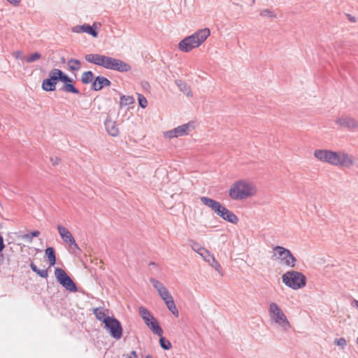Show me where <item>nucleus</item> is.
Segmentation results:
<instances>
[{
    "label": "nucleus",
    "mask_w": 358,
    "mask_h": 358,
    "mask_svg": "<svg viewBox=\"0 0 358 358\" xmlns=\"http://www.w3.org/2000/svg\"><path fill=\"white\" fill-rule=\"evenodd\" d=\"M137 98H138V105L142 108H145L148 106V101L147 99L141 94L137 93Z\"/></svg>",
    "instance_id": "35"
},
{
    "label": "nucleus",
    "mask_w": 358,
    "mask_h": 358,
    "mask_svg": "<svg viewBox=\"0 0 358 358\" xmlns=\"http://www.w3.org/2000/svg\"><path fill=\"white\" fill-rule=\"evenodd\" d=\"M106 69L126 73L129 71L131 67L122 59L108 56Z\"/></svg>",
    "instance_id": "15"
},
{
    "label": "nucleus",
    "mask_w": 358,
    "mask_h": 358,
    "mask_svg": "<svg viewBox=\"0 0 358 358\" xmlns=\"http://www.w3.org/2000/svg\"><path fill=\"white\" fill-rule=\"evenodd\" d=\"M12 55L15 59L24 60L26 62V56L24 55L22 51L17 50L13 52Z\"/></svg>",
    "instance_id": "39"
},
{
    "label": "nucleus",
    "mask_w": 358,
    "mask_h": 358,
    "mask_svg": "<svg viewBox=\"0 0 358 358\" xmlns=\"http://www.w3.org/2000/svg\"><path fill=\"white\" fill-rule=\"evenodd\" d=\"M201 257L206 263L208 264L210 266L213 268L219 274L222 275V267L213 253L206 249L204 252L201 254Z\"/></svg>",
    "instance_id": "18"
},
{
    "label": "nucleus",
    "mask_w": 358,
    "mask_h": 358,
    "mask_svg": "<svg viewBox=\"0 0 358 358\" xmlns=\"http://www.w3.org/2000/svg\"><path fill=\"white\" fill-rule=\"evenodd\" d=\"M356 342L358 344V337L357 338Z\"/></svg>",
    "instance_id": "48"
},
{
    "label": "nucleus",
    "mask_w": 358,
    "mask_h": 358,
    "mask_svg": "<svg viewBox=\"0 0 358 358\" xmlns=\"http://www.w3.org/2000/svg\"><path fill=\"white\" fill-rule=\"evenodd\" d=\"M190 246L191 248L200 256H201V254H203L206 250V248L201 246L199 243L195 241L192 242Z\"/></svg>",
    "instance_id": "32"
},
{
    "label": "nucleus",
    "mask_w": 358,
    "mask_h": 358,
    "mask_svg": "<svg viewBox=\"0 0 358 358\" xmlns=\"http://www.w3.org/2000/svg\"><path fill=\"white\" fill-rule=\"evenodd\" d=\"M282 282L288 287L297 290L304 287L306 285V278L301 272L289 271L282 275Z\"/></svg>",
    "instance_id": "6"
},
{
    "label": "nucleus",
    "mask_w": 358,
    "mask_h": 358,
    "mask_svg": "<svg viewBox=\"0 0 358 358\" xmlns=\"http://www.w3.org/2000/svg\"><path fill=\"white\" fill-rule=\"evenodd\" d=\"M334 123L341 129H345L350 131H358V120L350 115H338L334 120Z\"/></svg>",
    "instance_id": "11"
},
{
    "label": "nucleus",
    "mask_w": 358,
    "mask_h": 358,
    "mask_svg": "<svg viewBox=\"0 0 358 358\" xmlns=\"http://www.w3.org/2000/svg\"><path fill=\"white\" fill-rule=\"evenodd\" d=\"M57 228L61 238L64 243L68 245L70 252L75 253L76 251L80 250V248L76 243L74 237L66 227L62 224H58Z\"/></svg>",
    "instance_id": "12"
},
{
    "label": "nucleus",
    "mask_w": 358,
    "mask_h": 358,
    "mask_svg": "<svg viewBox=\"0 0 358 358\" xmlns=\"http://www.w3.org/2000/svg\"><path fill=\"white\" fill-rule=\"evenodd\" d=\"M10 4L14 6H18L20 4L21 0H6Z\"/></svg>",
    "instance_id": "41"
},
{
    "label": "nucleus",
    "mask_w": 358,
    "mask_h": 358,
    "mask_svg": "<svg viewBox=\"0 0 358 358\" xmlns=\"http://www.w3.org/2000/svg\"><path fill=\"white\" fill-rule=\"evenodd\" d=\"M55 275L59 284H61L67 290L70 292L77 291V287L75 283L63 269L57 268L55 271Z\"/></svg>",
    "instance_id": "14"
},
{
    "label": "nucleus",
    "mask_w": 358,
    "mask_h": 358,
    "mask_svg": "<svg viewBox=\"0 0 358 358\" xmlns=\"http://www.w3.org/2000/svg\"><path fill=\"white\" fill-rule=\"evenodd\" d=\"M45 255L48 257L50 266H52L56 263V257L53 248L49 247L45 250Z\"/></svg>",
    "instance_id": "25"
},
{
    "label": "nucleus",
    "mask_w": 358,
    "mask_h": 358,
    "mask_svg": "<svg viewBox=\"0 0 358 358\" xmlns=\"http://www.w3.org/2000/svg\"><path fill=\"white\" fill-rule=\"evenodd\" d=\"M167 308L171 312V313L176 317H178V310L174 302V300H172L169 302L165 303Z\"/></svg>",
    "instance_id": "33"
},
{
    "label": "nucleus",
    "mask_w": 358,
    "mask_h": 358,
    "mask_svg": "<svg viewBox=\"0 0 358 358\" xmlns=\"http://www.w3.org/2000/svg\"><path fill=\"white\" fill-rule=\"evenodd\" d=\"M256 185L248 180L240 179L234 181L229 188V197L234 201H243L256 196Z\"/></svg>",
    "instance_id": "1"
},
{
    "label": "nucleus",
    "mask_w": 358,
    "mask_h": 358,
    "mask_svg": "<svg viewBox=\"0 0 358 358\" xmlns=\"http://www.w3.org/2000/svg\"><path fill=\"white\" fill-rule=\"evenodd\" d=\"M159 343L161 347L164 350H169L171 348V343L169 341L166 340L164 337L159 336Z\"/></svg>",
    "instance_id": "36"
},
{
    "label": "nucleus",
    "mask_w": 358,
    "mask_h": 358,
    "mask_svg": "<svg viewBox=\"0 0 358 358\" xmlns=\"http://www.w3.org/2000/svg\"><path fill=\"white\" fill-rule=\"evenodd\" d=\"M101 28L99 22H94L92 26L88 24H83L82 25H76L72 28V31L76 34L86 33L92 36L94 38L98 36L97 30Z\"/></svg>",
    "instance_id": "16"
},
{
    "label": "nucleus",
    "mask_w": 358,
    "mask_h": 358,
    "mask_svg": "<svg viewBox=\"0 0 358 358\" xmlns=\"http://www.w3.org/2000/svg\"><path fill=\"white\" fill-rule=\"evenodd\" d=\"M4 248H5V245H4V243H3V238L0 235V252L4 249Z\"/></svg>",
    "instance_id": "43"
},
{
    "label": "nucleus",
    "mask_w": 358,
    "mask_h": 358,
    "mask_svg": "<svg viewBox=\"0 0 358 358\" xmlns=\"http://www.w3.org/2000/svg\"><path fill=\"white\" fill-rule=\"evenodd\" d=\"M106 129L112 136H117L119 134V129L115 122L111 120H107L105 122Z\"/></svg>",
    "instance_id": "22"
},
{
    "label": "nucleus",
    "mask_w": 358,
    "mask_h": 358,
    "mask_svg": "<svg viewBox=\"0 0 358 358\" xmlns=\"http://www.w3.org/2000/svg\"><path fill=\"white\" fill-rule=\"evenodd\" d=\"M51 161L52 162L53 164H57L59 160L57 159H55V160L51 159Z\"/></svg>",
    "instance_id": "45"
},
{
    "label": "nucleus",
    "mask_w": 358,
    "mask_h": 358,
    "mask_svg": "<svg viewBox=\"0 0 358 358\" xmlns=\"http://www.w3.org/2000/svg\"><path fill=\"white\" fill-rule=\"evenodd\" d=\"M64 85L62 87V90L66 92H71L73 94H79V90H77L73 85L72 84L73 82H63Z\"/></svg>",
    "instance_id": "27"
},
{
    "label": "nucleus",
    "mask_w": 358,
    "mask_h": 358,
    "mask_svg": "<svg viewBox=\"0 0 358 358\" xmlns=\"http://www.w3.org/2000/svg\"><path fill=\"white\" fill-rule=\"evenodd\" d=\"M30 268H31V269L34 272L37 273L40 277L43 278H48V270H46V269H42V270L38 269L37 268V266L33 262L31 263Z\"/></svg>",
    "instance_id": "28"
},
{
    "label": "nucleus",
    "mask_w": 358,
    "mask_h": 358,
    "mask_svg": "<svg viewBox=\"0 0 358 358\" xmlns=\"http://www.w3.org/2000/svg\"><path fill=\"white\" fill-rule=\"evenodd\" d=\"M94 77V73L91 71H85L82 74L81 81L84 84H89L92 82Z\"/></svg>",
    "instance_id": "30"
},
{
    "label": "nucleus",
    "mask_w": 358,
    "mask_h": 358,
    "mask_svg": "<svg viewBox=\"0 0 358 358\" xmlns=\"http://www.w3.org/2000/svg\"><path fill=\"white\" fill-rule=\"evenodd\" d=\"M106 311H108V310H106L103 308H96L93 309V313L96 318L99 321L102 322L103 324L106 322L105 321H106L108 318L111 317L106 314Z\"/></svg>",
    "instance_id": "23"
},
{
    "label": "nucleus",
    "mask_w": 358,
    "mask_h": 358,
    "mask_svg": "<svg viewBox=\"0 0 358 358\" xmlns=\"http://www.w3.org/2000/svg\"><path fill=\"white\" fill-rule=\"evenodd\" d=\"M351 306L353 307V308H355L356 309L358 310V301L356 300V299H354L352 302H351Z\"/></svg>",
    "instance_id": "44"
},
{
    "label": "nucleus",
    "mask_w": 358,
    "mask_h": 358,
    "mask_svg": "<svg viewBox=\"0 0 358 358\" xmlns=\"http://www.w3.org/2000/svg\"><path fill=\"white\" fill-rule=\"evenodd\" d=\"M42 57V55L41 53L38 52H35L31 53L29 56L26 57V62L27 63H32L34 62L38 59H40Z\"/></svg>",
    "instance_id": "34"
},
{
    "label": "nucleus",
    "mask_w": 358,
    "mask_h": 358,
    "mask_svg": "<svg viewBox=\"0 0 358 358\" xmlns=\"http://www.w3.org/2000/svg\"><path fill=\"white\" fill-rule=\"evenodd\" d=\"M210 35V31L208 28L199 29L180 41L178 43V49L183 52H189L201 45Z\"/></svg>",
    "instance_id": "2"
},
{
    "label": "nucleus",
    "mask_w": 358,
    "mask_h": 358,
    "mask_svg": "<svg viewBox=\"0 0 358 358\" xmlns=\"http://www.w3.org/2000/svg\"><path fill=\"white\" fill-rule=\"evenodd\" d=\"M58 81L73 82L72 78L60 69H52L48 73V78L43 80L41 87L45 92L55 91Z\"/></svg>",
    "instance_id": "5"
},
{
    "label": "nucleus",
    "mask_w": 358,
    "mask_h": 358,
    "mask_svg": "<svg viewBox=\"0 0 358 358\" xmlns=\"http://www.w3.org/2000/svg\"><path fill=\"white\" fill-rule=\"evenodd\" d=\"M131 354L133 355V356L136 357V352L135 351H132Z\"/></svg>",
    "instance_id": "46"
},
{
    "label": "nucleus",
    "mask_w": 358,
    "mask_h": 358,
    "mask_svg": "<svg viewBox=\"0 0 358 358\" xmlns=\"http://www.w3.org/2000/svg\"><path fill=\"white\" fill-rule=\"evenodd\" d=\"M196 127V122L189 121L187 123L178 126L177 127L163 132L164 138L172 139L184 136H188Z\"/></svg>",
    "instance_id": "9"
},
{
    "label": "nucleus",
    "mask_w": 358,
    "mask_h": 358,
    "mask_svg": "<svg viewBox=\"0 0 358 358\" xmlns=\"http://www.w3.org/2000/svg\"><path fill=\"white\" fill-rule=\"evenodd\" d=\"M176 84L181 92L185 94L187 96H192L191 89L187 83L182 80H178Z\"/></svg>",
    "instance_id": "26"
},
{
    "label": "nucleus",
    "mask_w": 358,
    "mask_h": 358,
    "mask_svg": "<svg viewBox=\"0 0 358 358\" xmlns=\"http://www.w3.org/2000/svg\"><path fill=\"white\" fill-rule=\"evenodd\" d=\"M355 164V157L344 150L332 151L331 166L349 169Z\"/></svg>",
    "instance_id": "8"
},
{
    "label": "nucleus",
    "mask_w": 358,
    "mask_h": 358,
    "mask_svg": "<svg viewBox=\"0 0 358 358\" xmlns=\"http://www.w3.org/2000/svg\"><path fill=\"white\" fill-rule=\"evenodd\" d=\"M150 281L152 283L154 288L157 292L161 299L166 296L167 294L170 293L168 289L164 286V285L158 280L155 278H150Z\"/></svg>",
    "instance_id": "20"
},
{
    "label": "nucleus",
    "mask_w": 358,
    "mask_h": 358,
    "mask_svg": "<svg viewBox=\"0 0 358 358\" xmlns=\"http://www.w3.org/2000/svg\"><path fill=\"white\" fill-rule=\"evenodd\" d=\"M272 258L278 261L282 265L289 268H294L296 263V259L293 256L289 250L282 246H275L273 248Z\"/></svg>",
    "instance_id": "7"
},
{
    "label": "nucleus",
    "mask_w": 358,
    "mask_h": 358,
    "mask_svg": "<svg viewBox=\"0 0 358 358\" xmlns=\"http://www.w3.org/2000/svg\"><path fill=\"white\" fill-rule=\"evenodd\" d=\"M135 101L134 96L129 95H121L120 100V107L123 108L124 106H130Z\"/></svg>",
    "instance_id": "24"
},
{
    "label": "nucleus",
    "mask_w": 358,
    "mask_h": 358,
    "mask_svg": "<svg viewBox=\"0 0 358 358\" xmlns=\"http://www.w3.org/2000/svg\"><path fill=\"white\" fill-rule=\"evenodd\" d=\"M346 17L352 23H355L357 22V18L350 14H346Z\"/></svg>",
    "instance_id": "42"
},
{
    "label": "nucleus",
    "mask_w": 358,
    "mask_h": 358,
    "mask_svg": "<svg viewBox=\"0 0 358 358\" xmlns=\"http://www.w3.org/2000/svg\"><path fill=\"white\" fill-rule=\"evenodd\" d=\"M260 15L268 18H274L276 16L275 14L272 10L268 9L262 10L260 12Z\"/></svg>",
    "instance_id": "37"
},
{
    "label": "nucleus",
    "mask_w": 358,
    "mask_h": 358,
    "mask_svg": "<svg viewBox=\"0 0 358 358\" xmlns=\"http://www.w3.org/2000/svg\"><path fill=\"white\" fill-rule=\"evenodd\" d=\"M68 66L71 71H78L81 68V63L76 59H71L68 62Z\"/></svg>",
    "instance_id": "29"
},
{
    "label": "nucleus",
    "mask_w": 358,
    "mask_h": 358,
    "mask_svg": "<svg viewBox=\"0 0 358 358\" xmlns=\"http://www.w3.org/2000/svg\"><path fill=\"white\" fill-rule=\"evenodd\" d=\"M268 314L271 323L278 328L280 331L286 332L291 329V322L277 303H269Z\"/></svg>",
    "instance_id": "3"
},
{
    "label": "nucleus",
    "mask_w": 358,
    "mask_h": 358,
    "mask_svg": "<svg viewBox=\"0 0 358 358\" xmlns=\"http://www.w3.org/2000/svg\"><path fill=\"white\" fill-rule=\"evenodd\" d=\"M108 56L100 54H87L85 56V60L91 64L106 69Z\"/></svg>",
    "instance_id": "17"
},
{
    "label": "nucleus",
    "mask_w": 358,
    "mask_h": 358,
    "mask_svg": "<svg viewBox=\"0 0 358 358\" xmlns=\"http://www.w3.org/2000/svg\"><path fill=\"white\" fill-rule=\"evenodd\" d=\"M333 343L334 345L339 347L341 350H344L347 346L348 341L345 338L341 337L334 338Z\"/></svg>",
    "instance_id": "31"
},
{
    "label": "nucleus",
    "mask_w": 358,
    "mask_h": 358,
    "mask_svg": "<svg viewBox=\"0 0 358 358\" xmlns=\"http://www.w3.org/2000/svg\"><path fill=\"white\" fill-rule=\"evenodd\" d=\"M110 81L108 78L103 76H98L92 83V89L95 91H99L105 86H110Z\"/></svg>",
    "instance_id": "21"
},
{
    "label": "nucleus",
    "mask_w": 358,
    "mask_h": 358,
    "mask_svg": "<svg viewBox=\"0 0 358 358\" xmlns=\"http://www.w3.org/2000/svg\"><path fill=\"white\" fill-rule=\"evenodd\" d=\"M40 234L39 231H34L31 234H27L22 236V238L27 240L29 242H31L33 237H37Z\"/></svg>",
    "instance_id": "38"
},
{
    "label": "nucleus",
    "mask_w": 358,
    "mask_h": 358,
    "mask_svg": "<svg viewBox=\"0 0 358 358\" xmlns=\"http://www.w3.org/2000/svg\"><path fill=\"white\" fill-rule=\"evenodd\" d=\"M162 299L163 300L164 303H166L167 302H169V301L173 300V298L171 296V294L169 293L166 296L163 297Z\"/></svg>",
    "instance_id": "40"
},
{
    "label": "nucleus",
    "mask_w": 358,
    "mask_h": 358,
    "mask_svg": "<svg viewBox=\"0 0 358 358\" xmlns=\"http://www.w3.org/2000/svg\"><path fill=\"white\" fill-rule=\"evenodd\" d=\"M332 151L328 149H316L313 152V156L320 162L331 165Z\"/></svg>",
    "instance_id": "19"
},
{
    "label": "nucleus",
    "mask_w": 358,
    "mask_h": 358,
    "mask_svg": "<svg viewBox=\"0 0 358 358\" xmlns=\"http://www.w3.org/2000/svg\"><path fill=\"white\" fill-rule=\"evenodd\" d=\"M357 176H358V171H357Z\"/></svg>",
    "instance_id": "49"
},
{
    "label": "nucleus",
    "mask_w": 358,
    "mask_h": 358,
    "mask_svg": "<svg viewBox=\"0 0 358 358\" xmlns=\"http://www.w3.org/2000/svg\"><path fill=\"white\" fill-rule=\"evenodd\" d=\"M105 322V329L110 336L116 340L120 339L122 336V327L120 322L113 317L108 318Z\"/></svg>",
    "instance_id": "13"
},
{
    "label": "nucleus",
    "mask_w": 358,
    "mask_h": 358,
    "mask_svg": "<svg viewBox=\"0 0 358 358\" xmlns=\"http://www.w3.org/2000/svg\"><path fill=\"white\" fill-rule=\"evenodd\" d=\"M145 358H153V357H152V355H147V356L145 357Z\"/></svg>",
    "instance_id": "47"
},
{
    "label": "nucleus",
    "mask_w": 358,
    "mask_h": 358,
    "mask_svg": "<svg viewBox=\"0 0 358 358\" xmlns=\"http://www.w3.org/2000/svg\"><path fill=\"white\" fill-rule=\"evenodd\" d=\"M139 314L144 321L147 327L157 336L163 334V330L159 326L157 320L150 313V312L143 306H141L138 309Z\"/></svg>",
    "instance_id": "10"
},
{
    "label": "nucleus",
    "mask_w": 358,
    "mask_h": 358,
    "mask_svg": "<svg viewBox=\"0 0 358 358\" xmlns=\"http://www.w3.org/2000/svg\"><path fill=\"white\" fill-rule=\"evenodd\" d=\"M200 199L205 206L210 208L224 221L234 224H236L238 222V217L220 202L206 196H201Z\"/></svg>",
    "instance_id": "4"
}]
</instances>
